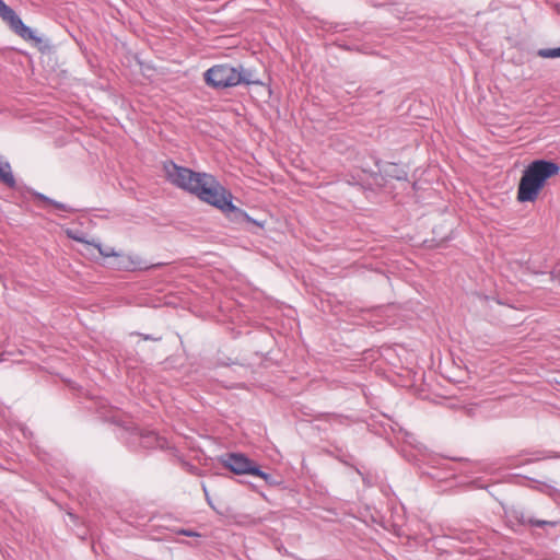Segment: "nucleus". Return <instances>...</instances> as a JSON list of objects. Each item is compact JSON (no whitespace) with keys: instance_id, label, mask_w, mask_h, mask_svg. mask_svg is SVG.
Wrapping results in <instances>:
<instances>
[{"instance_id":"nucleus-8","label":"nucleus","mask_w":560,"mask_h":560,"mask_svg":"<svg viewBox=\"0 0 560 560\" xmlns=\"http://www.w3.org/2000/svg\"><path fill=\"white\" fill-rule=\"evenodd\" d=\"M33 196L40 200V201H44L45 203H48V205H51L54 206L55 208L59 209V210H62V211H69V208L61 203V202H58V201H55L48 197H46L45 195L40 194V192H33Z\"/></svg>"},{"instance_id":"nucleus-7","label":"nucleus","mask_w":560,"mask_h":560,"mask_svg":"<svg viewBox=\"0 0 560 560\" xmlns=\"http://www.w3.org/2000/svg\"><path fill=\"white\" fill-rule=\"evenodd\" d=\"M516 518L518 520V522L521 524H524V525H532V526H537V527H542V526H557L559 525V522L558 521H542V520H536V518H533V517H527L524 515V513H521L520 516H516Z\"/></svg>"},{"instance_id":"nucleus-5","label":"nucleus","mask_w":560,"mask_h":560,"mask_svg":"<svg viewBox=\"0 0 560 560\" xmlns=\"http://www.w3.org/2000/svg\"><path fill=\"white\" fill-rule=\"evenodd\" d=\"M0 18L23 39L40 42V38L35 36L34 32L22 22L14 10L7 5L3 0H0Z\"/></svg>"},{"instance_id":"nucleus-12","label":"nucleus","mask_w":560,"mask_h":560,"mask_svg":"<svg viewBox=\"0 0 560 560\" xmlns=\"http://www.w3.org/2000/svg\"><path fill=\"white\" fill-rule=\"evenodd\" d=\"M69 236H70V237H72V238H73V240H75V241L83 242V240H82V238L77 237V236H74V235H71L70 233H69Z\"/></svg>"},{"instance_id":"nucleus-4","label":"nucleus","mask_w":560,"mask_h":560,"mask_svg":"<svg viewBox=\"0 0 560 560\" xmlns=\"http://www.w3.org/2000/svg\"><path fill=\"white\" fill-rule=\"evenodd\" d=\"M222 464L236 475H253L269 481L270 475L261 471L259 467L247 456L241 453H230L222 457Z\"/></svg>"},{"instance_id":"nucleus-13","label":"nucleus","mask_w":560,"mask_h":560,"mask_svg":"<svg viewBox=\"0 0 560 560\" xmlns=\"http://www.w3.org/2000/svg\"><path fill=\"white\" fill-rule=\"evenodd\" d=\"M100 253H101L102 255H104V256H110V255H112V253H109V252H104V250H102V249H100Z\"/></svg>"},{"instance_id":"nucleus-6","label":"nucleus","mask_w":560,"mask_h":560,"mask_svg":"<svg viewBox=\"0 0 560 560\" xmlns=\"http://www.w3.org/2000/svg\"><path fill=\"white\" fill-rule=\"evenodd\" d=\"M0 180L11 188L15 186V178L8 162H0Z\"/></svg>"},{"instance_id":"nucleus-1","label":"nucleus","mask_w":560,"mask_h":560,"mask_svg":"<svg viewBox=\"0 0 560 560\" xmlns=\"http://www.w3.org/2000/svg\"><path fill=\"white\" fill-rule=\"evenodd\" d=\"M164 171L166 178L172 184L198 196L201 200L224 212L237 210L232 203L231 194L212 175L194 172L178 166L172 161L164 164Z\"/></svg>"},{"instance_id":"nucleus-11","label":"nucleus","mask_w":560,"mask_h":560,"mask_svg":"<svg viewBox=\"0 0 560 560\" xmlns=\"http://www.w3.org/2000/svg\"><path fill=\"white\" fill-rule=\"evenodd\" d=\"M202 490H203V492H205V495H206V499H207L208 503H209L210 505H212V504H211V501H210V498H209V494H208V491H207V488H206V486H205V485H202Z\"/></svg>"},{"instance_id":"nucleus-9","label":"nucleus","mask_w":560,"mask_h":560,"mask_svg":"<svg viewBox=\"0 0 560 560\" xmlns=\"http://www.w3.org/2000/svg\"><path fill=\"white\" fill-rule=\"evenodd\" d=\"M538 56H540L542 58H557V57H560V47L559 48L540 49L538 51Z\"/></svg>"},{"instance_id":"nucleus-2","label":"nucleus","mask_w":560,"mask_h":560,"mask_svg":"<svg viewBox=\"0 0 560 560\" xmlns=\"http://www.w3.org/2000/svg\"><path fill=\"white\" fill-rule=\"evenodd\" d=\"M559 173L557 163L546 160L532 162L523 172L521 177L517 200L521 202L535 201L547 179Z\"/></svg>"},{"instance_id":"nucleus-3","label":"nucleus","mask_w":560,"mask_h":560,"mask_svg":"<svg viewBox=\"0 0 560 560\" xmlns=\"http://www.w3.org/2000/svg\"><path fill=\"white\" fill-rule=\"evenodd\" d=\"M203 77L206 83L215 89L232 88L242 83L247 85L260 83L254 71L242 66L235 68L230 65H215L208 69Z\"/></svg>"},{"instance_id":"nucleus-10","label":"nucleus","mask_w":560,"mask_h":560,"mask_svg":"<svg viewBox=\"0 0 560 560\" xmlns=\"http://www.w3.org/2000/svg\"><path fill=\"white\" fill-rule=\"evenodd\" d=\"M179 534L189 536V537H199L200 536L198 533H196L194 530H188V529H182V530H179Z\"/></svg>"}]
</instances>
